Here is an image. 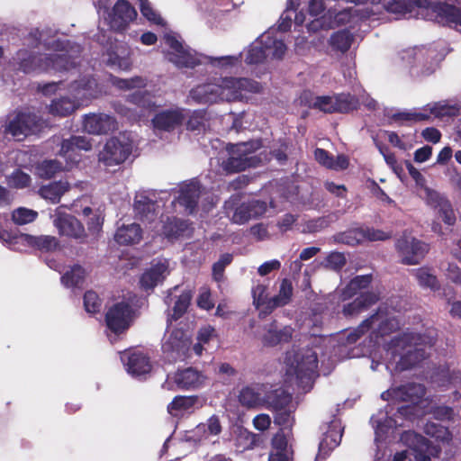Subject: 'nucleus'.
Returning a JSON list of instances; mask_svg holds the SVG:
<instances>
[{
  "mask_svg": "<svg viewBox=\"0 0 461 461\" xmlns=\"http://www.w3.org/2000/svg\"><path fill=\"white\" fill-rule=\"evenodd\" d=\"M164 51L166 58L178 68H194V66L208 62L215 68L229 69L240 63V56H222L218 58L202 57L194 50L183 46L173 35L164 37Z\"/></svg>",
  "mask_w": 461,
  "mask_h": 461,
  "instance_id": "20e7f679",
  "label": "nucleus"
},
{
  "mask_svg": "<svg viewBox=\"0 0 461 461\" xmlns=\"http://www.w3.org/2000/svg\"><path fill=\"white\" fill-rule=\"evenodd\" d=\"M396 249L406 265L419 264L429 250L427 244L407 234L397 240Z\"/></svg>",
  "mask_w": 461,
  "mask_h": 461,
  "instance_id": "5701e85b",
  "label": "nucleus"
},
{
  "mask_svg": "<svg viewBox=\"0 0 461 461\" xmlns=\"http://www.w3.org/2000/svg\"><path fill=\"white\" fill-rule=\"evenodd\" d=\"M260 146L261 144L258 140L229 145L227 149L230 157L222 163L223 170L228 173H235L256 167L261 162V158L254 153Z\"/></svg>",
  "mask_w": 461,
  "mask_h": 461,
  "instance_id": "9b49d317",
  "label": "nucleus"
},
{
  "mask_svg": "<svg viewBox=\"0 0 461 461\" xmlns=\"http://www.w3.org/2000/svg\"><path fill=\"white\" fill-rule=\"evenodd\" d=\"M45 122L38 116L31 113H20L9 122L0 121V139L7 134H11L18 140H23L30 134L40 132Z\"/></svg>",
  "mask_w": 461,
  "mask_h": 461,
  "instance_id": "ddd939ff",
  "label": "nucleus"
},
{
  "mask_svg": "<svg viewBox=\"0 0 461 461\" xmlns=\"http://www.w3.org/2000/svg\"><path fill=\"white\" fill-rule=\"evenodd\" d=\"M71 58H73V56L65 50H60L58 53H50L44 56H36L32 51L21 50L16 53L14 61L18 66V69L26 74H30L48 71L51 68L55 70H68L76 64L74 60H68Z\"/></svg>",
  "mask_w": 461,
  "mask_h": 461,
  "instance_id": "6e6552de",
  "label": "nucleus"
},
{
  "mask_svg": "<svg viewBox=\"0 0 461 461\" xmlns=\"http://www.w3.org/2000/svg\"><path fill=\"white\" fill-rule=\"evenodd\" d=\"M107 327L114 334L125 331L133 321V311L129 303H114L106 312Z\"/></svg>",
  "mask_w": 461,
  "mask_h": 461,
  "instance_id": "4be33fe9",
  "label": "nucleus"
},
{
  "mask_svg": "<svg viewBox=\"0 0 461 461\" xmlns=\"http://www.w3.org/2000/svg\"><path fill=\"white\" fill-rule=\"evenodd\" d=\"M314 157L321 165L336 171L346 169L349 165L348 158L345 155H339L334 158L322 149H316L314 151Z\"/></svg>",
  "mask_w": 461,
  "mask_h": 461,
  "instance_id": "de8ad7c7",
  "label": "nucleus"
},
{
  "mask_svg": "<svg viewBox=\"0 0 461 461\" xmlns=\"http://www.w3.org/2000/svg\"><path fill=\"white\" fill-rule=\"evenodd\" d=\"M419 194L427 205L435 210L448 201L444 195L426 185L419 190Z\"/></svg>",
  "mask_w": 461,
  "mask_h": 461,
  "instance_id": "052dcab7",
  "label": "nucleus"
},
{
  "mask_svg": "<svg viewBox=\"0 0 461 461\" xmlns=\"http://www.w3.org/2000/svg\"><path fill=\"white\" fill-rule=\"evenodd\" d=\"M268 461H293V450L283 431L277 432L272 439Z\"/></svg>",
  "mask_w": 461,
  "mask_h": 461,
  "instance_id": "ea45409f",
  "label": "nucleus"
},
{
  "mask_svg": "<svg viewBox=\"0 0 461 461\" xmlns=\"http://www.w3.org/2000/svg\"><path fill=\"white\" fill-rule=\"evenodd\" d=\"M177 290L178 288L176 286L165 298V303L168 307V318L173 320H177L185 312L192 297L189 291H183L180 294H176Z\"/></svg>",
  "mask_w": 461,
  "mask_h": 461,
  "instance_id": "c9c22d12",
  "label": "nucleus"
},
{
  "mask_svg": "<svg viewBox=\"0 0 461 461\" xmlns=\"http://www.w3.org/2000/svg\"><path fill=\"white\" fill-rule=\"evenodd\" d=\"M132 149V141L126 133L111 138L99 152V161L107 167L123 163Z\"/></svg>",
  "mask_w": 461,
  "mask_h": 461,
  "instance_id": "dca6fc26",
  "label": "nucleus"
},
{
  "mask_svg": "<svg viewBox=\"0 0 461 461\" xmlns=\"http://www.w3.org/2000/svg\"><path fill=\"white\" fill-rule=\"evenodd\" d=\"M292 294V283L288 279H283L280 284L278 294L270 298V311L287 304L291 300Z\"/></svg>",
  "mask_w": 461,
  "mask_h": 461,
  "instance_id": "864d4df0",
  "label": "nucleus"
},
{
  "mask_svg": "<svg viewBox=\"0 0 461 461\" xmlns=\"http://www.w3.org/2000/svg\"><path fill=\"white\" fill-rule=\"evenodd\" d=\"M158 106L155 96L150 93L136 91L128 96L126 104H116L115 110L129 120L136 121L146 116Z\"/></svg>",
  "mask_w": 461,
  "mask_h": 461,
  "instance_id": "4468645a",
  "label": "nucleus"
},
{
  "mask_svg": "<svg viewBox=\"0 0 461 461\" xmlns=\"http://www.w3.org/2000/svg\"><path fill=\"white\" fill-rule=\"evenodd\" d=\"M387 13L394 14L395 18H423L437 20L443 23L444 16L453 20V9L447 3H430L429 0H391L384 4Z\"/></svg>",
  "mask_w": 461,
  "mask_h": 461,
  "instance_id": "423d86ee",
  "label": "nucleus"
},
{
  "mask_svg": "<svg viewBox=\"0 0 461 461\" xmlns=\"http://www.w3.org/2000/svg\"><path fill=\"white\" fill-rule=\"evenodd\" d=\"M419 194L427 205L435 210L448 201L444 195L426 185L419 190Z\"/></svg>",
  "mask_w": 461,
  "mask_h": 461,
  "instance_id": "680f3d73",
  "label": "nucleus"
},
{
  "mask_svg": "<svg viewBox=\"0 0 461 461\" xmlns=\"http://www.w3.org/2000/svg\"><path fill=\"white\" fill-rule=\"evenodd\" d=\"M77 203L74 202L70 207L60 205L50 214L53 225L58 229L59 233L76 240L85 238L86 230L83 224L75 216L66 212V208L73 210L76 213H80Z\"/></svg>",
  "mask_w": 461,
  "mask_h": 461,
  "instance_id": "2eb2a0df",
  "label": "nucleus"
},
{
  "mask_svg": "<svg viewBox=\"0 0 461 461\" xmlns=\"http://www.w3.org/2000/svg\"><path fill=\"white\" fill-rule=\"evenodd\" d=\"M422 113L427 115L426 120L430 118L444 120L458 115L459 106L447 101H439L428 104L422 107Z\"/></svg>",
  "mask_w": 461,
  "mask_h": 461,
  "instance_id": "58836bf2",
  "label": "nucleus"
},
{
  "mask_svg": "<svg viewBox=\"0 0 461 461\" xmlns=\"http://www.w3.org/2000/svg\"><path fill=\"white\" fill-rule=\"evenodd\" d=\"M379 294L375 292L361 293L354 302L344 306L343 312L346 315H353L366 311L369 306L376 303Z\"/></svg>",
  "mask_w": 461,
  "mask_h": 461,
  "instance_id": "09e8293b",
  "label": "nucleus"
},
{
  "mask_svg": "<svg viewBox=\"0 0 461 461\" xmlns=\"http://www.w3.org/2000/svg\"><path fill=\"white\" fill-rule=\"evenodd\" d=\"M308 13L314 19L307 25L309 32H317L321 29L331 27L333 12L329 10L325 13L324 0H310Z\"/></svg>",
  "mask_w": 461,
  "mask_h": 461,
  "instance_id": "2f4dec72",
  "label": "nucleus"
},
{
  "mask_svg": "<svg viewBox=\"0 0 461 461\" xmlns=\"http://www.w3.org/2000/svg\"><path fill=\"white\" fill-rule=\"evenodd\" d=\"M401 59L414 77L429 76L437 68V63L431 59V53L423 48L406 50Z\"/></svg>",
  "mask_w": 461,
  "mask_h": 461,
  "instance_id": "412c9836",
  "label": "nucleus"
},
{
  "mask_svg": "<svg viewBox=\"0 0 461 461\" xmlns=\"http://www.w3.org/2000/svg\"><path fill=\"white\" fill-rule=\"evenodd\" d=\"M318 349L294 347L285 354V375L303 391H308L312 385L318 366Z\"/></svg>",
  "mask_w": 461,
  "mask_h": 461,
  "instance_id": "39448f33",
  "label": "nucleus"
},
{
  "mask_svg": "<svg viewBox=\"0 0 461 461\" xmlns=\"http://www.w3.org/2000/svg\"><path fill=\"white\" fill-rule=\"evenodd\" d=\"M84 130L90 134H105L117 127L116 121L104 113L86 115L83 121Z\"/></svg>",
  "mask_w": 461,
  "mask_h": 461,
  "instance_id": "f704fd0d",
  "label": "nucleus"
},
{
  "mask_svg": "<svg viewBox=\"0 0 461 461\" xmlns=\"http://www.w3.org/2000/svg\"><path fill=\"white\" fill-rule=\"evenodd\" d=\"M401 439L409 447L411 454L417 461H430L439 452L437 446L431 445L429 440L413 431L403 433Z\"/></svg>",
  "mask_w": 461,
  "mask_h": 461,
  "instance_id": "393cba45",
  "label": "nucleus"
},
{
  "mask_svg": "<svg viewBox=\"0 0 461 461\" xmlns=\"http://www.w3.org/2000/svg\"><path fill=\"white\" fill-rule=\"evenodd\" d=\"M433 343L432 331L424 337L414 332H404L393 338L386 349L387 368L392 366L402 371L415 366L429 355L428 349Z\"/></svg>",
  "mask_w": 461,
  "mask_h": 461,
  "instance_id": "7ed1b4c3",
  "label": "nucleus"
},
{
  "mask_svg": "<svg viewBox=\"0 0 461 461\" xmlns=\"http://www.w3.org/2000/svg\"><path fill=\"white\" fill-rule=\"evenodd\" d=\"M323 437L319 444L317 458H325L341 440L342 428L339 420H332L324 429Z\"/></svg>",
  "mask_w": 461,
  "mask_h": 461,
  "instance_id": "7c9ffc66",
  "label": "nucleus"
},
{
  "mask_svg": "<svg viewBox=\"0 0 461 461\" xmlns=\"http://www.w3.org/2000/svg\"><path fill=\"white\" fill-rule=\"evenodd\" d=\"M151 228L157 234L172 240L185 235L188 231L189 225L185 221L167 217V221L163 218L158 220Z\"/></svg>",
  "mask_w": 461,
  "mask_h": 461,
  "instance_id": "e433bc0d",
  "label": "nucleus"
},
{
  "mask_svg": "<svg viewBox=\"0 0 461 461\" xmlns=\"http://www.w3.org/2000/svg\"><path fill=\"white\" fill-rule=\"evenodd\" d=\"M142 239V230L137 223L122 224L115 232L114 240L121 245H134Z\"/></svg>",
  "mask_w": 461,
  "mask_h": 461,
  "instance_id": "c03bdc74",
  "label": "nucleus"
},
{
  "mask_svg": "<svg viewBox=\"0 0 461 461\" xmlns=\"http://www.w3.org/2000/svg\"><path fill=\"white\" fill-rule=\"evenodd\" d=\"M86 274V270L77 265L72 267L62 276L61 282L67 287L77 286L83 282Z\"/></svg>",
  "mask_w": 461,
  "mask_h": 461,
  "instance_id": "e2e57ef3",
  "label": "nucleus"
},
{
  "mask_svg": "<svg viewBox=\"0 0 461 461\" xmlns=\"http://www.w3.org/2000/svg\"><path fill=\"white\" fill-rule=\"evenodd\" d=\"M414 275L420 286L433 291L438 288L437 277L430 269L420 267L414 270Z\"/></svg>",
  "mask_w": 461,
  "mask_h": 461,
  "instance_id": "0e129e2a",
  "label": "nucleus"
},
{
  "mask_svg": "<svg viewBox=\"0 0 461 461\" xmlns=\"http://www.w3.org/2000/svg\"><path fill=\"white\" fill-rule=\"evenodd\" d=\"M134 212L136 217L149 224H155L158 212H156V204L143 194H137L134 200Z\"/></svg>",
  "mask_w": 461,
  "mask_h": 461,
  "instance_id": "a19ab883",
  "label": "nucleus"
},
{
  "mask_svg": "<svg viewBox=\"0 0 461 461\" xmlns=\"http://www.w3.org/2000/svg\"><path fill=\"white\" fill-rule=\"evenodd\" d=\"M203 404L204 400L197 395H178L167 405V411L170 415L180 418L194 413L196 410L201 409Z\"/></svg>",
  "mask_w": 461,
  "mask_h": 461,
  "instance_id": "473e14b6",
  "label": "nucleus"
},
{
  "mask_svg": "<svg viewBox=\"0 0 461 461\" xmlns=\"http://www.w3.org/2000/svg\"><path fill=\"white\" fill-rule=\"evenodd\" d=\"M353 39V34L344 30L333 33L330 43L334 50L346 52L350 48Z\"/></svg>",
  "mask_w": 461,
  "mask_h": 461,
  "instance_id": "bf43d9fd",
  "label": "nucleus"
},
{
  "mask_svg": "<svg viewBox=\"0 0 461 461\" xmlns=\"http://www.w3.org/2000/svg\"><path fill=\"white\" fill-rule=\"evenodd\" d=\"M163 353L169 360H184L191 357L190 340L182 330H167L163 342Z\"/></svg>",
  "mask_w": 461,
  "mask_h": 461,
  "instance_id": "6ab92c4d",
  "label": "nucleus"
},
{
  "mask_svg": "<svg viewBox=\"0 0 461 461\" xmlns=\"http://www.w3.org/2000/svg\"><path fill=\"white\" fill-rule=\"evenodd\" d=\"M217 337L213 327L210 325L200 328L196 336V342L190 347L191 357L193 355L201 357L204 351L208 350L210 343Z\"/></svg>",
  "mask_w": 461,
  "mask_h": 461,
  "instance_id": "49530a36",
  "label": "nucleus"
},
{
  "mask_svg": "<svg viewBox=\"0 0 461 461\" xmlns=\"http://www.w3.org/2000/svg\"><path fill=\"white\" fill-rule=\"evenodd\" d=\"M261 86L253 80L235 77H212L192 87L187 102L213 104L242 99L248 93H258Z\"/></svg>",
  "mask_w": 461,
  "mask_h": 461,
  "instance_id": "f03ea898",
  "label": "nucleus"
},
{
  "mask_svg": "<svg viewBox=\"0 0 461 461\" xmlns=\"http://www.w3.org/2000/svg\"><path fill=\"white\" fill-rule=\"evenodd\" d=\"M107 64L113 68L129 70L131 67L130 50L124 44H115L107 52Z\"/></svg>",
  "mask_w": 461,
  "mask_h": 461,
  "instance_id": "79ce46f5",
  "label": "nucleus"
},
{
  "mask_svg": "<svg viewBox=\"0 0 461 461\" xmlns=\"http://www.w3.org/2000/svg\"><path fill=\"white\" fill-rule=\"evenodd\" d=\"M69 93L74 99L61 97L52 101L50 106V113L67 116L73 113L79 105L97 97L100 91L95 79L84 77L79 81H75L70 86Z\"/></svg>",
  "mask_w": 461,
  "mask_h": 461,
  "instance_id": "1a4fd4ad",
  "label": "nucleus"
},
{
  "mask_svg": "<svg viewBox=\"0 0 461 461\" xmlns=\"http://www.w3.org/2000/svg\"><path fill=\"white\" fill-rule=\"evenodd\" d=\"M267 59H282L286 52L283 38L274 31H267L259 36Z\"/></svg>",
  "mask_w": 461,
  "mask_h": 461,
  "instance_id": "4c0bfd02",
  "label": "nucleus"
},
{
  "mask_svg": "<svg viewBox=\"0 0 461 461\" xmlns=\"http://www.w3.org/2000/svg\"><path fill=\"white\" fill-rule=\"evenodd\" d=\"M92 147L91 139L85 136H73L65 140L61 144L60 155L65 158L66 166L57 159L45 160L37 167V172L40 176L50 178L59 172L69 170L80 161L79 151H88Z\"/></svg>",
  "mask_w": 461,
  "mask_h": 461,
  "instance_id": "0eeeda50",
  "label": "nucleus"
},
{
  "mask_svg": "<svg viewBox=\"0 0 461 461\" xmlns=\"http://www.w3.org/2000/svg\"><path fill=\"white\" fill-rule=\"evenodd\" d=\"M221 431L220 420L217 416L212 415L206 422L200 423L194 429V436L198 440L208 439L212 436H217Z\"/></svg>",
  "mask_w": 461,
  "mask_h": 461,
  "instance_id": "3c124183",
  "label": "nucleus"
},
{
  "mask_svg": "<svg viewBox=\"0 0 461 461\" xmlns=\"http://www.w3.org/2000/svg\"><path fill=\"white\" fill-rule=\"evenodd\" d=\"M309 107L324 113H348L357 108L359 101L349 94L313 96L310 93L303 95Z\"/></svg>",
  "mask_w": 461,
  "mask_h": 461,
  "instance_id": "f8f14e48",
  "label": "nucleus"
},
{
  "mask_svg": "<svg viewBox=\"0 0 461 461\" xmlns=\"http://www.w3.org/2000/svg\"><path fill=\"white\" fill-rule=\"evenodd\" d=\"M169 274L170 266L167 259L155 260L141 275L140 287L145 291H152L157 285L162 284Z\"/></svg>",
  "mask_w": 461,
  "mask_h": 461,
  "instance_id": "a878e982",
  "label": "nucleus"
},
{
  "mask_svg": "<svg viewBox=\"0 0 461 461\" xmlns=\"http://www.w3.org/2000/svg\"><path fill=\"white\" fill-rule=\"evenodd\" d=\"M399 327V321L394 312L389 311L387 307H380L375 314L362 322V324L354 331L340 336L339 339L347 338L348 344L355 343L367 330H372V334L376 336H384L395 330Z\"/></svg>",
  "mask_w": 461,
  "mask_h": 461,
  "instance_id": "9d476101",
  "label": "nucleus"
},
{
  "mask_svg": "<svg viewBox=\"0 0 461 461\" xmlns=\"http://www.w3.org/2000/svg\"><path fill=\"white\" fill-rule=\"evenodd\" d=\"M390 116L391 123L396 122L399 124H402L407 122H421L426 121L427 115L425 113H422V108L420 109H413L410 111H402L394 113Z\"/></svg>",
  "mask_w": 461,
  "mask_h": 461,
  "instance_id": "4d7b16f0",
  "label": "nucleus"
},
{
  "mask_svg": "<svg viewBox=\"0 0 461 461\" xmlns=\"http://www.w3.org/2000/svg\"><path fill=\"white\" fill-rule=\"evenodd\" d=\"M371 280V275L356 276L348 283V285L343 290V298H350L353 295L357 294V293H360L363 289L366 288L369 285Z\"/></svg>",
  "mask_w": 461,
  "mask_h": 461,
  "instance_id": "6e6d98bb",
  "label": "nucleus"
},
{
  "mask_svg": "<svg viewBox=\"0 0 461 461\" xmlns=\"http://www.w3.org/2000/svg\"><path fill=\"white\" fill-rule=\"evenodd\" d=\"M431 379L433 384L442 387H448L449 385L456 387L461 381L459 372L450 371L448 367L438 370L433 375Z\"/></svg>",
  "mask_w": 461,
  "mask_h": 461,
  "instance_id": "603ef678",
  "label": "nucleus"
},
{
  "mask_svg": "<svg viewBox=\"0 0 461 461\" xmlns=\"http://www.w3.org/2000/svg\"><path fill=\"white\" fill-rule=\"evenodd\" d=\"M225 213L236 224H244L251 219L263 215L267 211V203L261 201L239 203L236 197L225 203Z\"/></svg>",
  "mask_w": 461,
  "mask_h": 461,
  "instance_id": "f3484780",
  "label": "nucleus"
},
{
  "mask_svg": "<svg viewBox=\"0 0 461 461\" xmlns=\"http://www.w3.org/2000/svg\"><path fill=\"white\" fill-rule=\"evenodd\" d=\"M18 242H22L23 249L35 248L49 250L56 246V239L51 236H32L25 233L19 234Z\"/></svg>",
  "mask_w": 461,
  "mask_h": 461,
  "instance_id": "8fccbe9b",
  "label": "nucleus"
},
{
  "mask_svg": "<svg viewBox=\"0 0 461 461\" xmlns=\"http://www.w3.org/2000/svg\"><path fill=\"white\" fill-rule=\"evenodd\" d=\"M268 284L258 283L252 287V297L254 305L259 309L265 307L267 312L270 311V298L267 294Z\"/></svg>",
  "mask_w": 461,
  "mask_h": 461,
  "instance_id": "13d9d810",
  "label": "nucleus"
},
{
  "mask_svg": "<svg viewBox=\"0 0 461 461\" xmlns=\"http://www.w3.org/2000/svg\"><path fill=\"white\" fill-rule=\"evenodd\" d=\"M267 59V54L258 37L245 51V62L249 65H253L261 63Z\"/></svg>",
  "mask_w": 461,
  "mask_h": 461,
  "instance_id": "5fc2aeb1",
  "label": "nucleus"
},
{
  "mask_svg": "<svg viewBox=\"0 0 461 461\" xmlns=\"http://www.w3.org/2000/svg\"><path fill=\"white\" fill-rule=\"evenodd\" d=\"M390 237V233L381 230L355 228L337 234L335 240L349 246H356L366 241L385 240Z\"/></svg>",
  "mask_w": 461,
  "mask_h": 461,
  "instance_id": "b1692460",
  "label": "nucleus"
},
{
  "mask_svg": "<svg viewBox=\"0 0 461 461\" xmlns=\"http://www.w3.org/2000/svg\"><path fill=\"white\" fill-rule=\"evenodd\" d=\"M7 184L10 187L22 189L30 185L31 176L22 170H15L12 175L7 176Z\"/></svg>",
  "mask_w": 461,
  "mask_h": 461,
  "instance_id": "774afa93",
  "label": "nucleus"
},
{
  "mask_svg": "<svg viewBox=\"0 0 461 461\" xmlns=\"http://www.w3.org/2000/svg\"><path fill=\"white\" fill-rule=\"evenodd\" d=\"M185 118L184 108L172 107L156 113L152 119V125L156 131L169 132L179 128Z\"/></svg>",
  "mask_w": 461,
  "mask_h": 461,
  "instance_id": "cd10ccee",
  "label": "nucleus"
},
{
  "mask_svg": "<svg viewBox=\"0 0 461 461\" xmlns=\"http://www.w3.org/2000/svg\"><path fill=\"white\" fill-rule=\"evenodd\" d=\"M278 394L273 397V402L269 403L267 408L276 411L275 422L285 428L293 423L292 412L295 409L292 401V396L284 390H278Z\"/></svg>",
  "mask_w": 461,
  "mask_h": 461,
  "instance_id": "c85d7f7f",
  "label": "nucleus"
},
{
  "mask_svg": "<svg viewBox=\"0 0 461 461\" xmlns=\"http://www.w3.org/2000/svg\"><path fill=\"white\" fill-rule=\"evenodd\" d=\"M137 17V12L125 0H119L112 11L108 13L106 20L111 29L114 31H123Z\"/></svg>",
  "mask_w": 461,
  "mask_h": 461,
  "instance_id": "bb28decb",
  "label": "nucleus"
},
{
  "mask_svg": "<svg viewBox=\"0 0 461 461\" xmlns=\"http://www.w3.org/2000/svg\"><path fill=\"white\" fill-rule=\"evenodd\" d=\"M424 393L423 385L415 383L393 387L382 393L381 396L385 401L410 402L411 404L398 408L393 417H389L387 411H380L371 418L378 448L380 442L393 436L397 427H403L405 421L420 417V411L426 408L429 400L422 398Z\"/></svg>",
  "mask_w": 461,
  "mask_h": 461,
  "instance_id": "f257e3e1",
  "label": "nucleus"
},
{
  "mask_svg": "<svg viewBox=\"0 0 461 461\" xmlns=\"http://www.w3.org/2000/svg\"><path fill=\"white\" fill-rule=\"evenodd\" d=\"M38 212L34 210L19 207L12 212V220L18 225L28 224L35 221Z\"/></svg>",
  "mask_w": 461,
  "mask_h": 461,
  "instance_id": "69168bd1",
  "label": "nucleus"
},
{
  "mask_svg": "<svg viewBox=\"0 0 461 461\" xmlns=\"http://www.w3.org/2000/svg\"><path fill=\"white\" fill-rule=\"evenodd\" d=\"M207 380L205 375L199 370L188 367L167 375L162 388L173 391L176 388L182 390H197L202 388Z\"/></svg>",
  "mask_w": 461,
  "mask_h": 461,
  "instance_id": "aec40b11",
  "label": "nucleus"
},
{
  "mask_svg": "<svg viewBox=\"0 0 461 461\" xmlns=\"http://www.w3.org/2000/svg\"><path fill=\"white\" fill-rule=\"evenodd\" d=\"M293 332L291 326H283L276 321H272L264 326L260 339L264 346L274 347L288 342L292 339Z\"/></svg>",
  "mask_w": 461,
  "mask_h": 461,
  "instance_id": "c756f323",
  "label": "nucleus"
},
{
  "mask_svg": "<svg viewBox=\"0 0 461 461\" xmlns=\"http://www.w3.org/2000/svg\"><path fill=\"white\" fill-rule=\"evenodd\" d=\"M278 394V390H271L267 384H251L243 386L238 393V401L241 406L255 409L268 406L273 402V397Z\"/></svg>",
  "mask_w": 461,
  "mask_h": 461,
  "instance_id": "a211bd4d",
  "label": "nucleus"
},
{
  "mask_svg": "<svg viewBox=\"0 0 461 461\" xmlns=\"http://www.w3.org/2000/svg\"><path fill=\"white\" fill-rule=\"evenodd\" d=\"M70 185L68 181H54L48 185H42L39 189V194L41 198L52 203H58L61 197L68 192Z\"/></svg>",
  "mask_w": 461,
  "mask_h": 461,
  "instance_id": "a18cd8bd",
  "label": "nucleus"
},
{
  "mask_svg": "<svg viewBox=\"0 0 461 461\" xmlns=\"http://www.w3.org/2000/svg\"><path fill=\"white\" fill-rule=\"evenodd\" d=\"M427 413H432L436 419L445 420L451 418L453 411L451 408L447 406H436L431 401L428 400L426 408L422 409L420 412V417Z\"/></svg>",
  "mask_w": 461,
  "mask_h": 461,
  "instance_id": "338daca9",
  "label": "nucleus"
},
{
  "mask_svg": "<svg viewBox=\"0 0 461 461\" xmlns=\"http://www.w3.org/2000/svg\"><path fill=\"white\" fill-rule=\"evenodd\" d=\"M200 186L197 182L191 181L184 184L179 190L177 203L185 207V210L192 213L196 206V199L200 195Z\"/></svg>",
  "mask_w": 461,
  "mask_h": 461,
  "instance_id": "37998d69",
  "label": "nucleus"
},
{
  "mask_svg": "<svg viewBox=\"0 0 461 461\" xmlns=\"http://www.w3.org/2000/svg\"><path fill=\"white\" fill-rule=\"evenodd\" d=\"M127 372L135 377H140L149 373L151 365L145 354L140 351L125 352L121 356Z\"/></svg>",
  "mask_w": 461,
  "mask_h": 461,
  "instance_id": "72a5a7b5",
  "label": "nucleus"
}]
</instances>
